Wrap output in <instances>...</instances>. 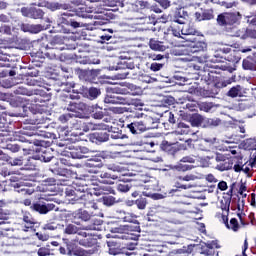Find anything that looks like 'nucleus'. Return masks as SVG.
Returning <instances> with one entry per match:
<instances>
[{
  "label": "nucleus",
  "instance_id": "obj_1",
  "mask_svg": "<svg viewBox=\"0 0 256 256\" xmlns=\"http://www.w3.org/2000/svg\"><path fill=\"white\" fill-rule=\"evenodd\" d=\"M91 8H87V6L78 7L75 10V13L66 12L61 15L59 18L58 27H60V33H71V29L67 27H71L72 29H79L81 27H85V24L81 22L82 19H96L94 25H107L109 23V19L105 18L103 14H90ZM66 25V27H65Z\"/></svg>",
  "mask_w": 256,
  "mask_h": 256
},
{
  "label": "nucleus",
  "instance_id": "obj_2",
  "mask_svg": "<svg viewBox=\"0 0 256 256\" xmlns=\"http://www.w3.org/2000/svg\"><path fill=\"white\" fill-rule=\"evenodd\" d=\"M159 118H153L144 113H139L134 116V119L129 124H126V129L132 133V135H141L145 131H151V129H159Z\"/></svg>",
  "mask_w": 256,
  "mask_h": 256
},
{
  "label": "nucleus",
  "instance_id": "obj_3",
  "mask_svg": "<svg viewBox=\"0 0 256 256\" xmlns=\"http://www.w3.org/2000/svg\"><path fill=\"white\" fill-rule=\"evenodd\" d=\"M74 129H77L79 131H83L84 133H89V131H109V138L112 139H125L127 137L125 134H122L121 132H111V129L113 127H110L109 125L105 123H93V122H85L83 120H76L73 124Z\"/></svg>",
  "mask_w": 256,
  "mask_h": 256
},
{
  "label": "nucleus",
  "instance_id": "obj_4",
  "mask_svg": "<svg viewBox=\"0 0 256 256\" xmlns=\"http://www.w3.org/2000/svg\"><path fill=\"white\" fill-rule=\"evenodd\" d=\"M125 223H134V225H124L120 227L114 228L115 233H121V239H127L131 241H139L140 235H136L133 233H129V231H136L137 233H141V226H139V221H137V216L132 213H126L122 218Z\"/></svg>",
  "mask_w": 256,
  "mask_h": 256
},
{
  "label": "nucleus",
  "instance_id": "obj_5",
  "mask_svg": "<svg viewBox=\"0 0 256 256\" xmlns=\"http://www.w3.org/2000/svg\"><path fill=\"white\" fill-rule=\"evenodd\" d=\"M48 52H46V57L48 59H59V54L55 53V51H73L77 49V44H65V37L56 35L52 39H50L49 43L46 46Z\"/></svg>",
  "mask_w": 256,
  "mask_h": 256
},
{
  "label": "nucleus",
  "instance_id": "obj_6",
  "mask_svg": "<svg viewBox=\"0 0 256 256\" xmlns=\"http://www.w3.org/2000/svg\"><path fill=\"white\" fill-rule=\"evenodd\" d=\"M22 143H26V147L22 144H19L17 142H9L7 143L3 149H7L8 151H11V153H19V151H28L29 153L33 151H37L35 147H43L45 145V140H38L35 138H24L21 140Z\"/></svg>",
  "mask_w": 256,
  "mask_h": 256
},
{
  "label": "nucleus",
  "instance_id": "obj_7",
  "mask_svg": "<svg viewBox=\"0 0 256 256\" xmlns=\"http://www.w3.org/2000/svg\"><path fill=\"white\" fill-rule=\"evenodd\" d=\"M243 15L239 12H223L217 16V24L224 29H234L237 25H241Z\"/></svg>",
  "mask_w": 256,
  "mask_h": 256
},
{
  "label": "nucleus",
  "instance_id": "obj_8",
  "mask_svg": "<svg viewBox=\"0 0 256 256\" xmlns=\"http://www.w3.org/2000/svg\"><path fill=\"white\" fill-rule=\"evenodd\" d=\"M101 223H103L101 220H92L90 224L81 225L79 222L74 220V224H66L64 233L66 235H77L79 231H99Z\"/></svg>",
  "mask_w": 256,
  "mask_h": 256
},
{
  "label": "nucleus",
  "instance_id": "obj_9",
  "mask_svg": "<svg viewBox=\"0 0 256 256\" xmlns=\"http://www.w3.org/2000/svg\"><path fill=\"white\" fill-rule=\"evenodd\" d=\"M30 209L35 211V213H39V215H47L50 211H59V207L54 203L46 202H35L30 206Z\"/></svg>",
  "mask_w": 256,
  "mask_h": 256
},
{
  "label": "nucleus",
  "instance_id": "obj_10",
  "mask_svg": "<svg viewBox=\"0 0 256 256\" xmlns=\"http://www.w3.org/2000/svg\"><path fill=\"white\" fill-rule=\"evenodd\" d=\"M73 189L76 191V197H74V201H87V199L91 198V194L89 193V186L83 183H74Z\"/></svg>",
  "mask_w": 256,
  "mask_h": 256
},
{
  "label": "nucleus",
  "instance_id": "obj_11",
  "mask_svg": "<svg viewBox=\"0 0 256 256\" xmlns=\"http://www.w3.org/2000/svg\"><path fill=\"white\" fill-rule=\"evenodd\" d=\"M76 73L80 81H88L89 83H95L99 77L101 70H83L81 68L76 69Z\"/></svg>",
  "mask_w": 256,
  "mask_h": 256
},
{
  "label": "nucleus",
  "instance_id": "obj_12",
  "mask_svg": "<svg viewBox=\"0 0 256 256\" xmlns=\"http://www.w3.org/2000/svg\"><path fill=\"white\" fill-rule=\"evenodd\" d=\"M68 149V155L72 157V159H85L87 157L85 155L89 153V148L85 146L70 145Z\"/></svg>",
  "mask_w": 256,
  "mask_h": 256
},
{
  "label": "nucleus",
  "instance_id": "obj_13",
  "mask_svg": "<svg viewBox=\"0 0 256 256\" xmlns=\"http://www.w3.org/2000/svg\"><path fill=\"white\" fill-rule=\"evenodd\" d=\"M14 95H26L27 97H32V95L34 96V103H41V101H43L41 99L40 95H37V93H35V91L33 90H29L27 89L25 86H17L14 88L13 90Z\"/></svg>",
  "mask_w": 256,
  "mask_h": 256
},
{
  "label": "nucleus",
  "instance_id": "obj_14",
  "mask_svg": "<svg viewBox=\"0 0 256 256\" xmlns=\"http://www.w3.org/2000/svg\"><path fill=\"white\" fill-rule=\"evenodd\" d=\"M185 41H190V52L191 53H201L207 49V43L203 41H197L196 37L184 38Z\"/></svg>",
  "mask_w": 256,
  "mask_h": 256
},
{
  "label": "nucleus",
  "instance_id": "obj_15",
  "mask_svg": "<svg viewBox=\"0 0 256 256\" xmlns=\"http://www.w3.org/2000/svg\"><path fill=\"white\" fill-rule=\"evenodd\" d=\"M89 141L90 143H95V145L107 143L109 141V133L104 131L91 133L89 135Z\"/></svg>",
  "mask_w": 256,
  "mask_h": 256
},
{
  "label": "nucleus",
  "instance_id": "obj_16",
  "mask_svg": "<svg viewBox=\"0 0 256 256\" xmlns=\"http://www.w3.org/2000/svg\"><path fill=\"white\" fill-rule=\"evenodd\" d=\"M126 97L121 95L113 94L107 91L106 96L104 97V103L108 105H125Z\"/></svg>",
  "mask_w": 256,
  "mask_h": 256
},
{
  "label": "nucleus",
  "instance_id": "obj_17",
  "mask_svg": "<svg viewBox=\"0 0 256 256\" xmlns=\"http://www.w3.org/2000/svg\"><path fill=\"white\" fill-rule=\"evenodd\" d=\"M76 235H79L80 237H84L83 239L79 240V245L82 247H93L95 243H97V240L93 238L89 233L83 232V230H78Z\"/></svg>",
  "mask_w": 256,
  "mask_h": 256
},
{
  "label": "nucleus",
  "instance_id": "obj_18",
  "mask_svg": "<svg viewBox=\"0 0 256 256\" xmlns=\"http://www.w3.org/2000/svg\"><path fill=\"white\" fill-rule=\"evenodd\" d=\"M72 217L74 221L80 220L84 221L85 223L88 222V225H91V221H97V219H91V214L83 209H78L72 213Z\"/></svg>",
  "mask_w": 256,
  "mask_h": 256
},
{
  "label": "nucleus",
  "instance_id": "obj_19",
  "mask_svg": "<svg viewBox=\"0 0 256 256\" xmlns=\"http://www.w3.org/2000/svg\"><path fill=\"white\" fill-rule=\"evenodd\" d=\"M51 172L53 175H55L59 181H69V177H71V171L67 168H61V167H56L51 169Z\"/></svg>",
  "mask_w": 256,
  "mask_h": 256
},
{
  "label": "nucleus",
  "instance_id": "obj_20",
  "mask_svg": "<svg viewBox=\"0 0 256 256\" xmlns=\"http://www.w3.org/2000/svg\"><path fill=\"white\" fill-rule=\"evenodd\" d=\"M188 17L189 14L187 11H185V8H179L175 11L172 21L173 23H178L179 25H185Z\"/></svg>",
  "mask_w": 256,
  "mask_h": 256
},
{
  "label": "nucleus",
  "instance_id": "obj_21",
  "mask_svg": "<svg viewBox=\"0 0 256 256\" xmlns=\"http://www.w3.org/2000/svg\"><path fill=\"white\" fill-rule=\"evenodd\" d=\"M34 159L37 161H42L44 163H49L53 159V154L49 148H41L39 153L34 155Z\"/></svg>",
  "mask_w": 256,
  "mask_h": 256
},
{
  "label": "nucleus",
  "instance_id": "obj_22",
  "mask_svg": "<svg viewBox=\"0 0 256 256\" xmlns=\"http://www.w3.org/2000/svg\"><path fill=\"white\" fill-rule=\"evenodd\" d=\"M196 21H211V19H215V14L213 9H205L201 10V12L195 13Z\"/></svg>",
  "mask_w": 256,
  "mask_h": 256
},
{
  "label": "nucleus",
  "instance_id": "obj_23",
  "mask_svg": "<svg viewBox=\"0 0 256 256\" xmlns=\"http://www.w3.org/2000/svg\"><path fill=\"white\" fill-rule=\"evenodd\" d=\"M244 71H256V56L255 53L246 57L242 62Z\"/></svg>",
  "mask_w": 256,
  "mask_h": 256
},
{
  "label": "nucleus",
  "instance_id": "obj_24",
  "mask_svg": "<svg viewBox=\"0 0 256 256\" xmlns=\"http://www.w3.org/2000/svg\"><path fill=\"white\" fill-rule=\"evenodd\" d=\"M182 28L180 29L181 31V35L185 36V39H189V36H193L195 37V35H197V37H199L200 33L199 31H197V29H195V27L191 24H187L186 22L184 24H182Z\"/></svg>",
  "mask_w": 256,
  "mask_h": 256
},
{
  "label": "nucleus",
  "instance_id": "obj_25",
  "mask_svg": "<svg viewBox=\"0 0 256 256\" xmlns=\"http://www.w3.org/2000/svg\"><path fill=\"white\" fill-rule=\"evenodd\" d=\"M21 31L24 33L37 34L43 31L44 27L41 24H22L20 26Z\"/></svg>",
  "mask_w": 256,
  "mask_h": 256
},
{
  "label": "nucleus",
  "instance_id": "obj_26",
  "mask_svg": "<svg viewBox=\"0 0 256 256\" xmlns=\"http://www.w3.org/2000/svg\"><path fill=\"white\" fill-rule=\"evenodd\" d=\"M22 221L26 224L24 231H29L35 227V219L29 211L22 210Z\"/></svg>",
  "mask_w": 256,
  "mask_h": 256
},
{
  "label": "nucleus",
  "instance_id": "obj_27",
  "mask_svg": "<svg viewBox=\"0 0 256 256\" xmlns=\"http://www.w3.org/2000/svg\"><path fill=\"white\" fill-rule=\"evenodd\" d=\"M223 121L220 118L214 117V118H207L204 117V122H203V128L204 129H215L216 127H219Z\"/></svg>",
  "mask_w": 256,
  "mask_h": 256
},
{
  "label": "nucleus",
  "instance_id": "obj_28",
  "mask_svg": "<svg viewBox=\"0 0 256 256\" xmlns=\"http://www.w3.org/2000/svg\"><path fill=\"white\" fill-rule=\"evenodd\" d=\"M35 156L33 157H24L22 168L24 171H35L37 165L35 164Z\"/></svg>",
  "mask_w": 256,
  "mask_h": 256
},
{
  "label": "nucleus",
  "instance_id": "obj_29",
  "mask_svg": "<svg viewBox=\"0 0 256 256\" xmlns=\"http://www.w3.org/2000/svg\"><path fill=\"white\" fill-rule=\"evenodd\" d=\"M86 167L87 169H90L89 173H94L97 175V173H99V170L97 169H103V162L89 159L86 163Z\"/></svg>",
  "mask_w": 256,
  "mask_h": 256
},
{
  "label": "nucleus",
  "instance_id": "obj_30",
  "mask_svg": "<svg viewBox=\"0 0 256 256\" xmlns=\"http://www.w3.org/2000/svg\"><path fill=\"white\" fill-rule=\"evenodd\" d=\"M205 117L203 115L195 113L189 117V123L192 127H203Z\"/></svg>",
  "mask_w": 256,
  "mask_h": 256
},
{
  "label": "nucleus",
  "instance_id": "obj_31",
  "mask_svg": "<svg viewBox=\"0 0 256 256\" xmlns=\"http://www.w3.org/2000/svg\"><path fill=\"white\" fill-rule=\"evenodd\" d=\"M99 177L101 179H104L101 181V183H104V185H113V181H115L116 179H119V176L115 174H111L109 172H101ZM111 179H113V181H111Z\"/></svg>",
  "mask_w": 256,
  "mask_h": 256
},
{
  "label": "nucleus",
  "instance_id": "obj_32",
  "mask_svg": "<svg viewBox=\"0 0 256 256\" xmlns=\"http://www.w3.org/2000/svg\"><path fill=\"white\" fill-rule=\"evenodd\" d=\"M106 111L103 108L99 107V105H95L92 107L91 110V117L92 119L101 120L105 117Z\"/></svg>",
  "mask_w": 256,
  "mask_h": 256
},
{
  "label": "nucleus",
  "instance_id": "obj_33",
  "mask_svg": "<svg viewBox=\"0 0 256 256\" xmlns=\"http://www.w3.org/2000/svg\"><path fill=\"white\" fill-rule=\"evenodd\" d=\"M24 159L25 157L23 156L11 158V156L6 155V159L4 161H7L8 165H11V167H23Z\"/></svg>",
  "mask_w": 256,
  "mask_h": 256
},
{
  "label": "nucleus",
  "instance_id": "obj_34",
  "mask_svg": "<svg viewBox=\"0 0 256 256\" xmlns=\"http://www.w3.org/2000/svg\"><path fill=\"white\" fill-rule=\"evenodd\" d=\"M225 60L230 63H239V61H241V51L232 49V51L226 55Z\"/></svg>",
  "mask_w": 256,
  "mask_h": 256
},
{
  "label": "nucleus",
  "instance_id": "obj_35",
  "mask_svg": "<svg viewBox=\"0 0 256 256\" xmlns=\"http://www.w3.org/2000/svg\"><path fill=\"white\" fill-rule=\"evenodd\" d=\"M131 180L130 179H123L121 183L117 184V191L120 193H127L131 191Z\"/></svg>",
  "mask_w": 256,
  "mask_h": 256
},
{
  "label": "nucleus",
  "instance_id": "obj_36",
  "mask_svg": "<svg viewBox=\"0 0 256 256\" xmlns=\"http://www.w3.org/2000/svg\"><path fill=\"white\" fill-rule=\"evenodd\" d=\"M87 109V104L83 102H70L68 106V111H72L73 113L77 111H85Z\"/></svg>",
  "mask_w": 256,
  "mask_h": 256
},
{
  "label": "nucleus",
  "instance_id": "obj_37",
  "mask_svg": "<svg viewBox=\"0 0 256 256\" xmlns=\"http://www.w3.org/2000/svg\"><path fill=\"white\" fill-rule=\"evenodd\" d=\"M125 0H102L101 5L103 7H125Z\"/></svg>",
  "mask_w": 256,
  "mask_h": 256
},
{
  "label": "nucleus",
  "instance_id": "obj_38",
  "mask_svg": "<svg viewBox=\"0 0 256 256\" xmlns=\"http://www.w3.org/2000/svg\"><path fill=\"white\" fill-rule=\"evenodd\" d=\"M241 95H243V87H241V85L233 86L227 92V96L232 97V99H235V97H241Z\"/></svg>",
  "mask_w": 256,
  "mask_h": 256
},
{
  "label": "nucleus",
  "instance_id": "obj_39",
  "mask_svg": "<svg viewBox=\"0 0 256 256\" xmlns=\"http://www.w3.org/2000/svg\"><path fill=\"white\" fill-rule=\"evenodd\" d=\"M59 69L60 75H62V77H64L65 79L73 77V68H71L69 65H61Z\"/></svg>",
  "mask_w": 256,
  "mask_h": 256
},
{
  "label": "nucleus",
  "instance_id": "obj_40",
  "mask_svg": "<svg viewBox=\"0 0 256 256\" xmlns=\"http://www.w3.org/2000/svg\"><path fill=\"white\" fill-rule=\"evenodd\" d=\"M108 93H112L114 95H129V90L127 88H122L119 86L109 87L107 88Z\"/></svg>",
  "mask_w": 256,
  "mask_h": 256
},
{
  "label": "nucleus",
  "instance_id": "obj_41",
  "mask_svg": "<svg viewBox=\"0 0 256 256\" xmlns=\"http://www.w3.org/2000/svg\"><path fill=\"white\" fill-rule=\"evenodd\" d=\"M199 111H203L204 113H209L215 104L213 102H197L196 103Z\"/></svg>",
  "mask_w": 256,
  "mask_h": 256
},
{
  "label": "nucleus",
  "instance_id": "obj_42",
  "mask_svg": "<svg viewBox=\"0 0 256 256\" xmlns=\"http://www.w3.org/2000/svg\"><path fill=\"white\" fill-rule=\"evenodd\" d=\"M99 95H101V89L95 87H90L86 92L87 99L90 101H94Z\"/></svg>",
  "mask_w": 256,
  "mask_h": 256
},
{
  "label": "nucleus",
  "instance_id": "obj_43",
  "mask_svg": "<svg viewBox=\"0 0 256 256\" xmlns=\"http://www.w3.org/2000/svg\"><path fill=\"white\" fill-rule=\"evenodd\" d=\"M217 171H229V169H233V161L231 160H224L223 162H220L216 166Z\"/></svg>",
  "mask_w": 256,
  "mask_h": 256
},
{
  "label": "nucleus",
  "instance_id": "obj_44",
  "mask_svg": "<svg viewBox=\"0 0 256 256\" xmlns=\"http://www.w3.org/2000/svg\"><path fill=\"white\" fill-rule=\"evenodd\" d=\"M107 245L109 247V254L110 255H120L121 249H119V245L114 241L107 242Z\"/></svg>",
  "mask_w": 256,
  "mask_h": 256
},
{
  "label": "nucleus",
  "instance_id": "obj_45",
  "mask_svg": "<svg viewBox=\"0 0 256 256\" xmlns=\"http://www.w3.org/2000/svg\"><path fill=\"white\" fill-rule=\"evenodd\" d=\"M232 50L233 49H231L229 46L221 47L216 51L214 57H221V59H226V55H228Z\"/></svg>",
  "mask_w": 256,
  "mask_h": 256
},
{
  "label": "nucleus",
  "instance_id": "obj_46",
  "mask_svg": "<svg viewBox=\"0 0 256 256\" xmlns=\"http://www.w3.org/2000/svg\"><path fill=\"white\" fill-rule=\"evenodd\" d=\"M91 251H87L83 248H76L74 250H69L68 255L74 256H91Z\"/></svg>",
  "mask_w": 256,
  "mask_h": 256
},
{
  "label": "nucleus",
  "instance_id": "obj_47",
  "mask_svg": "<svg viewBox=\"0 0 256 256\" xmlns=\"http://www.w3.org/2000/svg\"><path fill=\"white\" fill-rule=\"evenodd\" d=\"M149 47L153 51H165V46L157 40L150 39Z\"/></svg>",
  "mask_w": 256,
  "mask_h": 256
},
{
  "label": "nucleus",
  "instance_id": "obj_48",
  "mask_svg": "<svg viewBox=\"0 0 256 256\" xmlns=\"http://www.w3.org/2000/svg\"><path fill=\"white\" fill-rule=\"evenodd\" d=\"M200 253L201 255L213 256L215 255V249L212 248L209 243H207L205 246L200 248Z\"/></svg>",
  "mask_w": 256,
  "mask_h": 256
},
{
  "label": "nucleus",
  "instance_id": "obj_49",
  "mask_svg": "<svg viewBox=\"0 0 256 256\" xmlns=\"http://www.w3.org/2000/svg\"><path fill=\"white\" fill-rule=\"evenodd\" d=\"M44 15L45 12H43L40 8L32 7L30 19H43Z\"/></svg>",
  "mask_w": 256,
  "mask_h": 256
},
{
  "label": "nucleus",
  "instance_id": "obj_50",
  "mask_svg": "<svg viewBox=\"0 0 256 256\" xmlns=\"http://www.w3.org/2000/svg\"><path fill=\"white\" fill-rule=\"evenodd\" d=\"M106 169H108V171H113L114 173H123V171H125V168L119 164H107Z\"/></svg>",
  "mask_w": 256,
  "mask_h": 256
},
{
  "label": "nucleus",
  "instance_id": "obj_51",
  "mask_svg": "<svg viewBox=\"0 0 256 256\" xmlns=\"http://www.w3.org/2000/svg\"><path fill=\"white\" fill-rule=\"evenodd\" d=\"M230 207H231V198L223 197V200L220 201V209H222V211H227V213H229Z\"/></svg>",
  "mask_w": 256,
  "mask_h": 256
},
{
  "label": "nucleus",
  "instance_id": "obj_52",
  "mask_svg": "<svg viewBox=\"0 0 256 256\" xmlns=\"http://www.w3.org/2000/svg\"><path fill=\"white\" fill-rule=\"evenodd\" d=\"M84 207H86V209H94L95 211H97V209H99V206L96 204L95 200H91V197L84 200Z\"/></svg>",
  "mask_w": 256,
  "mask_h": 256
},
{
  "label": "nucleus",
  "instance_id": "obj_53",
  "mask_svg": "<svg viewBox=\"0 0 256 256\" xmlns=\"http://www.w3.org/2000/svg\"><path fill=\"white\" fill-rule=\"evenodd\" d=\"M124 105H133L134 107H143V102L137 99L125 98Z\"/></svg>",
  "mask_w": 256,
  "mask_h": 256
},
{
  "label": "nucleus",
  "instance_id": "obj_54",
  "mask_svg": "<svg viewBox=\"0 0 256 256\" xmlns=\"http://www.w3.org/2000/svg\"><path fill=\"white\" fill-rule=\"evenodd\" d=\"M102 203H103V205H106V207H111V206H113L114 203H117V201L115 200V197H113V196H103Z\"/></svg>",
  "mask_w": 256,
  "mask_h": 256
},
{
  "label": "nucleus",
  "instance_id": "obj_55",
  "mask_svg": "<svg viewBox=\"0 0 256 256\" xmlns=\"http://www.w3.org/2000/svg\"><path fill=\"white\" fill-rule=\"evenodd\" d=\"M166 256H190V253L183 249H177V250L171 251Z\"/></svg>",
  "mask_w": 256,
  "mask_h": 256
},
{
  "label": "nucleus",
  "instance_id": "obj_56",
  "mask_svg": "<svg viewBox=\"0 0 256 256\" xmlns=\"http://www.w3.org/2000/svg\"><path fill=\"white\" fill-rule=\"evenodd\" d=\"M135 205L138 207V209L143 210L147 207V198H138L135 200Z\"/></svg>",
  "mask_w": 256,
  "mask_h": 256
},
{
  "label": "nucleus",
  "instance_id": "obj_57",
  "mask_svg": "<svg viewBox=\"0 0 256 256\" xmlns=\"http://www.w3.org/2000/svg\"><path fill=\"white\" fill-rule=\"evenodd\" d=\"M10 183V186H12L18 193L21 191H25V189L21 188L23 185H21V182L15 180V178H12Z\"/></svg>",
  "mask_w": 256,
  "mask_h": 256
},
{
  "label": "nucleus",
  "instance_id": "obj_58",
  "mask_svg": "<svg viewBox=\"0 0 256 256\" xmlns=\"http://www.w3.org/2000/svg\"><path fill=\"white\" fill-rule=\"evenodd\" d=\"M98 157H100V159H113V152L109 151V150H104V151H100L98 153Z\"/></svg>",
  "mask_w": 256,
  "mask_h": 256
},
{
  "label": "nucleus",
  "instance_id": "obj_59",
  "mask_svg": "<svg viewBox=\"0 0 256 256\" xmlns=\"http://www.w3.org/2000/svg\"><path fill=\"white\" fill-rule=\"evenodd\" d=\"M163 67H165V63L154 62V63H151L150 65V71H153V72L161 71Z\"/></svg>",
  "mask_w": 256,
  "mask_h": 256
},
{
  "label": "nucleus",
  "instance_id": "obj_60",
  "mask_svg": "<svg viewBox=\"0 0 256 256\" xmlns=\"http://www.w3.org/2000/svg\"><path fill=\"white\" fill-rule=\"evenodd\" d=\"M174 169H176V171H191V169H193V165H183V164H178L176 166H174Z\"/></svg>",
  "mask_w": 256,
  "mask_h": 256
},
{
  "label": "nucleus",
  "instance_id": "obj_61",
  "mask_svg": "<svg viewBox=\"0 0 256 256\" xmlns=\"http://www.w3.org/2000/svg\"><path fill=\"white\" fill-rule=\"evenodd\" d=\"M216 95H219V88L217 86H213L212 89L206 90V97H215Z\"/></svg>",
  "mask_w": 256,
  "mask_h": 256
},
{
  "label": "nucleus",
  "instance_id": "obj_62",
  "mask_svg": "<svg viewBox=\"0 0 256 256\" xmlns=\"http://www.w3.org/2000/svg\"><path fill=\"white\" fill-rule=\"evenodd\" d=\"M232 229V231H239V221H237L236 218H232L230 220L229 228Z\"/></svg>",
  "mask_w": 256,
  "mask_h": 256
},
{
  "label": "nucleus",
  "instance_id": "obj_63",
  "mask_svg": "<svg viewBox=\"0 0 256 256\" xmlns=\"http://www.w3.org/2000/svg\"><path fill=\"white\" fill-rule=\"evenodd\" d=\"M38 256H49L51 255V250L47 247H41L37 251Z\"/></svg>",
  "mask_w": 256,
  "mask_h": 256
},
{
  "label": "nucleus",
  "instance_id": "obj_64",
  "mask_svg": "<svg viewBox=\"0 0 256 256\" xmlns=\"http://www.w3.org/2000/svg\"><path fill=\"white\" fill-rule=\"evenodd\" d=\"M196 159L194 155L184 156L180 159V163H195Z\"/></svg>",
  "mask_w": 256,
  "mask_h": 256
}]
</instances>
